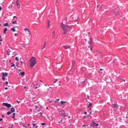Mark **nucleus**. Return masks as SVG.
Masks as SVG:
<instances>
[{
    "label": "nucleus",
    "mask_w": 128,
    "mask_h": 128,
    "mask_svg": "<svg viewBox=\"0 0 128 128\" xmlns=\"http://www.w3.org/2000/svg\"><path fill=\"white\" fill-rule=\"evenodd\" d=\"M15 60H17V61L18 60V57H16Z\"/></svg>",
    "instance_id": "2f4dec72"
},
{
    "label": "nucleus",
    "mask_w": 128,
    "mask_h": 128,
    "mask_svg": "<svg viewBox=\"0 0 128 128\" xmlns=\"http://www.w3.org/2000/svg\"><path fill=\"white\" fill-rule=\"evenodd\" d=\"M40 111V110H38V112H39Z\"/></svg>",
    "instance_id": "0e129e2a"
},
{
    "label": "nucleus",
    "mask_w": 128,
    "mask_h": 128,
    "mask_svg": "<svg viewBox=\"0 0 128 128\" xmlns=\"http://www.w3.org/2000/svg\"><path fill=\"white\" fill-rule=\"evenodd\" d=\"M10 8H12V6L11 5V6H9L8 7L9 8H10Z\"/></svg>",
    "instance_id": "c03bdc74"
},
{
    "label": "nucleus",
    "mask_w": 128,
    "mask_h": 128,
    "mask_svg": "<svg viewBox=\"0 0 128 128\" xmlns=\"http://www.w3.org/2000/svg\"><path fill=\"white\" fill-rule=\"evenodd\" d=\"M4 117V116L3 115H2V117Z\"/></svg>",
    "instance_id": "3c124183"
},
{
    "label": "nucleus",
    "mask_w": 128,
    "mask_h": 128,
    "mask_svg": "<svg viewBox=\"0 0 128 128\" xmlns=\"http://www.w3.org/2000/svg\"><path fill=\"white\" fill-rule=\"evenodd\" d=\"M90 50H92V48H90Z\"/></svg>",
    "instance_id": "4d7b16f0"
},
{
    "label": "nucleus",
    "mask_w": 128,
    "mask_h": 128,
    "mask_svg": "<svg viewBox=\"0 0 128 128\" xmlns=\"http://www.w3.org/2000/svg\"><path fill=\"white\" fill-rule=\"evenodd\" d=\"M12 113L11 112H8L7 113V114L8 115H10V114H11V113Z\"/></svg>",
    "instance_id": "cd10ccee"
},
{
    "label": "nucleus",
    "mask_w": 128,
    "mask_h": 128,
    "mask_svg": "<svg viewBox=\"0 0 128 128\" xmlns=\"http://www.w3.org/2000/svg\"><path fill=\"white\" fill-rule=\"evenodd\" d=\"M20 70H20L19 69V70H18V71H20Z\"/></svg>",
    "instance_id": "774afa93"
},
{
    "label": "nucleus",
    "mask_w": 128,
    "mask_h": 128,
    "mask_svg": "<svg viewBox=\"0 0 128 128\" xmlns=\"http://www.w3.org/2000/svg\"><path fill=\"white\" fill-rule=\"evenodd\" d=\"M110 14L114 16H116L118 14V9L117 8L112 10L111 11Z\"/></svg>",
    "instance_id": "7ed1b4c3"
},
{
    "label": "nucleus",
    "mask_w": 128,
    "mask_h": 128,
    "mask_svg": "<svg viewBox=\"0 0 128 128\" xmlns=\"http://www.w3.org/2000/svg\"><path fill=\"white\" fill-rule=\"evenodd\" d=\"M15 114V113H13V116H12V118L13 119H14V116Z\"/></svg>",
    "instance_id": "4be33fe9"
},
{
    "label": "nucleus",
    "mask_w": 128,
    "mask_h": 128,
    "mask_svg": "<svg viewBox=\"0 0 128 128\" xmlns=\"http://www.w3.org/2000/svg\"><path fill=\"white\" fill-rule=\"evenodd\" d=\"M35 107H36V108H38V107L37 106H36Z\"/></svg>",
    "instance_id": "79ce46f5"
},
{
    "label": "nucleus",
    "mask_w": 128,
    "mask_h": 128,
    "mask_svg": "<svg viewBox=\"0 0 128 128\" xmlns=\"http://www.w3.org/2000/svg\"><path fill=\"white\" fill-rule=\"evenodd\" d=\"M15 56L13 55V56H12V57H14V56Z\"/></svg>",
    "instance_id": "338daca9"
},
{
    "label": "nucleus",
    "mask_w": 128,
    "mask_h": 128,
    "mask_svg": "<svg viewBox=\"0 0 128 128\" xmlns=\"http://www.w3.org/2000/svg\"><path fill=\"white\" fill-rule=\"evenodd\" d=\"M2 9V7L0 6V10H1Z\"/></svg>",
    "instance_id": "a19ab883"
},
{
    "label": "nucleus",
    "mask_w": 128,
    "mask_h": 128,
    "mask_svg": "<svg viewBox=\"0 0 128 128\" xmlns=\"http://www.w3.org/2000/svg\"><path fill=\"white\" fill-rule=\"evenodd\" d=\"M92 103H90L89 104V106H88V108H89V107L90 106H92Z\"/></svg>",
    "instance_id": "a878e982"
},
{
    "label": "nucleus",
    "mask_w": 128,
    "mask_h": 128,
    "mask_svg": "<svg viewBox=\"0 0 128 128\" xmlns=\"http://www.w3.org/2000/svg\"><path fill=\"white\" fill-rule=\"evenodd\" d=\"M84 114H87V113L86 112H85L84 113Z\"/></svg>",
    "instance_id": "de8ad7c7"
},
{
    "label": "nucleus",
    "mask_w": 128,
    "mask_h": 128,
    "mask_svg": "<svg viewBox=\"0 0 128 128\" xmlns=\"http://www.w3.org/2000/svg\"><path fill=\"white\" fill-rule=\"evenodd\" d=\"M57 102L56 101L54 102L52 101V103L51 104L52 105H53L57 103Z\"/></svg>",
    "instance_id": "a211bd4d"
},
{
    "label": "nucleus",
    "mask_w": 128,
    "mask_h": 128,
    "mask_svg": "<svg viewBox=\"0 0 128 128\" xmlns=\"http://www.w3.org/2000/svg\"><path fill=\"white\" fill-rule=\"evenodd\" d=\"M8 82L6 81V82H5V83H4V84H8Z\"/></svg>",
    "instance_id": "f704fd0d"
},
{
    "label": "nucleus",
    "mask_w": 128,
    "mask_h": 128,
    "mask_svg": "<svg viewBox=\"0 0 128 128\" xmlns=\"http://www.w3.org/2000/svg\"><path fill=\"white\" fill-rule=\"evenodd\" d=\"M0 128H4L3 127H1Z\"/></svg>",
    "instance_id": "13d9d810"
},
{
    "label": "nucleus",
    "mask_w": 128,
    "mask_h": 128,
    "mask_svg": "<svg viewBox=\"0 0 128 128\" xmlns=\"http://www.w3.org/2000/svg\"><path fill=\"white\" fill-rule=\"evenodd\" d=\"M16 16H14L13 17V18H16Z\"/></svg>",
    "instance_id": "49530a36"
},
{
    "label": "nucleus",
    "mask_w": 128,
    "mask_h": 128,
    "mask_svg": "<svg viewBox=\"0 0 128 128\" xmlns=\"http://www.w3.org/2000/svg\"><path fill=\"white\" fill-rule=\"evenodd\" d=\"M8 89V88L7 87H6L4 88V89L6 90H7Z\"/></svg>",
    "instance_id": "4c0bfd02"
},
{
    "label": "nucleus",
    "mask_w": 128,
    "mask_h": 128,
    "mask_svg": "<svg viewBox=\"0 0 128 128\" xmlns=\"http://www.w3.org/2000/svg\"><path fill=\"white\" fill-rule=\"evenodd\" d=\"M112 108H115L117 107V105L116 104H113L112 106Z\"/></svg>",
    "instance_id": "9d476101"
},
{
    "label": "nucleus",
    "mask_w": 128,
    "mask_h": 128,
    "mask_svg": "<svg viewBox=\"0 0 128 128\" xmlns=\"http://www.w3.org/2000/svg\"><path fill=\"white\" fill-rule=\"evenodd\" d=\"M38 126H36L35 128H37L38 127Z\"/></svg>",
    "instance_id": "5fc2aeb1"
},
{
    "label": "nucleus",
    "mask_w": 128,
    "mask_h": 128,
    "mask_svg": "<svg viewBox=\"0 0 128 128\" xmlns=\"http://www.w3.org/2000/svg\"><path fill=\"white\" fill-rule=\"evenodd\" d=\"M2 75L4 76H8V73L6 72L4 73L2 72Z\"/></svg>",
    "instance_id": "6e6552de"
},
{
    "label": "nucleus",
    "mask_w": 128,
    "mask_h": 128,
    "mask_svg": "<svg viewBox=\"0 0 128 128\" xmlns=\"http://www.w3.org/2000/svg\"><path fill=\"white\" fill-rule=\"evenodd\" d=\"M67 17H66L65 19V20L66 21V24L68 23V22H67Z\"/></svg>",
    "instance_id": "b1692460"
},
{
    "label": "nucleus",
    "mask_w": 128,
    "mask_h": 128,
    "mask_svg": "<svg viewBox=\"0 0 128 128\" xmlns=\"http://www.w3.org/2000/svg\"><path fill=\"white\" fill-rule=\"evenodd\" d=\"M55 32L54 31L52 32V37L53 38H54L55 35Z\"/></svg>",
    "instance_id": "aec40b11"
},
{
    "label": "nucleus",
    "mask_w": 128,
    "mask_h": 128,
    "mask_svg": "<svg viewBox=\"0 0 128 128\" xmlns=\"http://www.w3.org/2000/svg\"><path fill=\"white\" fill-rule=\"evenodd\" d=\"M56 100H58V101L59 100V99H57Z\"/></svg>",
    "instance_id": "603ef678"
},
{
    "label": "nucleus",
    "mask_w": 128,
    "mask_h": 128,
    "mask_svg": "<svg viewBox=\"0 0 128 128\" xmlns=\"http://www.w3.org/2000/svg\"><path fill=\"white\" fill-rule=\"evenodd\" d=\"M3 120L2 118H0V121H1V120Z\"/></svg>",
    "instance_id": "37998d69"
},
{
    "label": "nucleus",
    "mask_w": 128,
    "mask_h": 128,
    "mask_svg": "<svg viewBox=\"0 0 128 128\" xmlns=\"http://www.w3.org/2000/svg\"><path fill=\"white\" fill-rule=\"evenodd\" d=\"M86 126L85 125H82V126Z\"/></svg>",
    "instance_id": "864d4df0"
},
{
    "label": "nucleus",
    "mask_w": 128,
    "mask_h": 128,
    "mask_svg": "<svg viewBox=\"0 0 128 128\" xmlns=\"http://www.w3.org/2000/svg\"><path fill=\"white\" fill-rule=\"evenodd\" d=\"M36 59L34 57L31 58L29 60V65L31 68H32L36 63Z\"/></svg>",
    "instance_id": "f257e3e1"
},
{
    "label": "nucleus",
    "mask_w": 128,
    "mask_h": 128,
    "mask_svg": "<svg viewBox=\"0 0 128 128\" xmlns=\"http://www.w3.org/2000/svg\"><path fill=\"white\" fill-rule=\"evenodd\" d=\"M8 51H10V49H8Z\"/></svg>",
    "instance_id": "052dcab7"
},
{
    "label": "nucleus",
    "mask_w": 128,
    "mask_h": 128,
    "mask_svg": "<svg viewBox=\"0 0 128 128\" xmlns=\"http://www.w3.org/2000/svg\"><path fill=\"white\" fill-rule=\"evenodd\" d=\"M15 27H13V28H12L11 29V30L13 32H15L16 31V30H15Z\"/></svg>",
    "instance_id": "4468645a"
},
{
    "label": "nucleus",
    "mask_w": 128,
    "mask_h": 128,
    "mask_svg": "<svg viewBox=\"0 0 128 128\" xmlns=\"http://www.w3.org/2000/svg\"><path fill=\"white\" fill-rule=\"evenodd\" d=\"M12 23L13 24H14L15 23H16V21H13L12 22Z\"/></svg>",
    "instance_id": "473e14b6"
},
{
    "label": "nucleus",
    "mask_w": 128,
    "mask_h": 128,
    "mask_svg": "<svg viewBox=\"0 0 128 128\" xmlns=\"http://www.w3.org/2000/svg\"><path fill=\"white\" fill-rule=\"evenodd\" d=\"M8 30V29L7 28H5L4 30V32H3L4 34L6 33V32Z\"/></svg>",
    "instance_id": "ddd939ff"
},
{
    "label": "nucleus",
    "mask_w": 128,
    "mask_h": 128,
    "mask_svg": "<svg viewBox=\"0 0 128 128\" xmlns=\"http://www.w3.org/2000/svg\"><path fill=\"white\" fill-rule=\"evenodd\" d=\"M2 40L1 38V37L0 36V41H2Z\"/></svg>",
    "instance_id": "ea45409f"
},
{
    "label": "nucleus",
    "mask_w": 128,
    "mask_h": 128,
    "mask_svg": "<svg viewBox=\"0 0 128 128\" xmlns=\"http://www.w3.org/2000/svg\"><path fill=\"white\" fill-rule=\"evenodd\" d=\"M52 101H49V102L50 103V104H51L52 103Z\"/></svg>",
    "instance_id": "e433bc0d"
},
{
    "label": "nucleus",
    "mask_w": 128,
    "mask_h": 128,
    "mask_svg": "<svg viewBox=\"0 0 128 128\" xmlns=\"http://www.w3.org/2000/svg\"><path fill=\"white\" fill-rule=\"evenodd\" d=\"M35 88V89H36L37 88L36 87Z\"/></svg>",
    "instance_id": "bf43d9fd"
},
{
    "label": "nucleus",
    "mask_w": 128,
    "mask_h": 128,
    "mask_svg": "<svg viewBox=\"0 0 128 128\" xmlns=\"http://www.w3.org/2000/svg\"><path fill=\"white\" fill-rule=\"evenodd\" d=\"M100 70H102V69H100Z\"/></svg>",
    "instance_id": "e2e57ef3"
},
{
    "label": "nucleus",
    "mask_w": 128,
    "mask_h": 128,
    "mask_svg": "<svg viewBox=\"0 0 128 128\" xmlns=\"http://www.w3.org/2000/svg\"><path fill=\"white\" fill-rule=\"evenodd\" d=\"M2 79L3 80H4L5 79V76L2 75Z\"/></svg>",
    "instance_id": "5701e85b"
},
{
    "label": "nucleus",
    "mask_w": 128,
    "mask_h": 128,
    "mask_svg": "<svg viewBox=\"0 0 128 128\" xmlns=\"http://www.w3.org/2000/svg\"><path fill=\"white\" fill-rule=\"evenodd\" d=\"M50 26V21L49 20H48V25H47V28H49Z\"/></svg>",
    "instance_id": "f8f14e48"
},
{
    "label": "nucleus",
    "mask_w": 128,
    "mask_h": 128,
    "mask_svg": "<svg viewBox=\"0 0 128 128\" xmlns=\"http://www.w3.org/2000/svg\"><path fill=\"white\" fill-rule=\"evenodd\" d=\"M16 102H18V103H19L20 102V101L19 102L17 100H16Z\"/></svg>",
    "instance_id": "58836bf2"
},
{
    "label": "nucleus",
    "mask_w": 128,
    "mask_h": 128,
    "mask_svg": "<svg viewBox=\"0 0 128 128\" xmlns=\"http://www.w3.org/2000/svg\"><path fill=\"white\" fill-rule=\"evenodd\" d=\"M11 64H12V65H11V67L14 66V67H15L14 64V63H11Z\"/></svg>",
    "instance_id": "bb28decb"
},
{
    "label": "nucleus",
    "mask_w": 128,
    "mask_h": 128,
    "mask_svg": "<svg viewBox=\"0 0 128 128\" xmlns=\"http://www.w3.org/2000/svg\"><path fill=\"white\" fill-rule=\"evenodd\" d=\"M63 47L65 49H68L70 47V46H63Z\"/></svg>",
    "instance_id": "0eeeda50"
},
{
    "label": "nucleus",
    "mask_w": 128,
    "mask_h": 128,
    "mask_svg": "<svg viewBox=\"0 0 128 128\" xmlns=\"http://www.w3.org/2000/svg\"><path fill=\"white\" fill-rule=\"evenodd\" d=\"M24 30L25 32L28 31L29 33H30V32L26 28H25L24 29Z\"/></svg>",
    "instance_id": "6ab92c4d"
},
{
    "label": "nucleus",
    "mask_w": 128,
    "mask_h": 128,
    "mask_svg": "<svg viewBox=\"0 0 128 128\" xmlns=\"http://www.w3.org/2000/svg\"><path fill=\"white\" fill-rule=\"evenodd\" d=\"M46 41H44V44L43 45V47L42 48V49H43L45 48V47L46 46Z\"/></svg>",
    "instance_id": "9b49d317"
},
{
    "label": "nucleus",
    "mask_w": 128,
    "mask_h": 128,
    "mask_svg": "<svg viewBox=\"0 0 128 128\" xmlns=\"http://www.w3.org/2000/svg\"><path fill=\"white\" fill-rule=\"evenodd\" d=\"M41 124L42 125H46V124L45 123H41Z\"/></svg>",
    "instance_id": "c756f323"
},
{
    "label": "nucleus",
    "mask_w": 128,
    "mask_h": 128,
    "mask_svg": "<svg viewBox=\"0 0 128 128\" xmlns=\"http://www.w3.org/2000/svg\"><path fill=\"white\" fill-rule=\"evenodd\" d=\"M66 102H65V101H63L62 100L61 101L60 104H61L63 105L64 104V103H66Z\"/></svg>",
    "instance_id": "2eb2a0df"
},
{
    "label": "nucleus",
    "mask_w": 128,
    "mask_h": 128,
    "mask_svg": "<svg viewBox=\"0 0 128 128\" xmlns=\"http://www.w3.org/2000/svg\"><path fill=\"white\" fill-rule=\"evenodd\" d=\"M33 125V127H34L36 126V124H32Z\"/></svg>",
    "instance_id": "72a5a7b5"
},
{
    "label": "nucleus",
    "mask_w": 128,
    "mask_h": 128,
    "mask_svg": "<svg viewBox=\"0 0 128 128\" xmlns=\"http://www.w3.org/2000/svg\"><path fill=\"white\" fill-rule=\"evenodd\" d=\"M11 52V51H7V54L8 55H10V54H9V53L10 52Z\"/></svg>",
    "instance_id": "393cba45"
},
{
    "label": "nucleus",
    "mask_w": 128,
    "mask_h": 128,
    "mask_svg": "<svg viewBox=\"0 0 128 128\" xmlns=\"http://www.w3.org/2000/svg\"><path fill=\"white\" fill-rule=\"evenodd\" d=\"M61 26L63 31L64 34H66L68 31V28L71 29V26H66V24H64L63 22L60 23Z\"/></svg>",
    "instance_id": "f03ea898"
},
{
    "label": "nucleus",
    "mask_w": 128,
    "mask_h": 128,
    "mask_svg": "<svg viewBox=\"0 0 128 128\" xmlns=\"http://www.w3.org/2000/svg\"><path fill=\"white\" fill-rule=\"evenodd\" d=\"M13 54H14V56H16V52H14L13 53Z\"/></svg>",
    "instance_id": "c85d7f7f"
},
{
    "label": "nucleus",
    "mask_w": 128,
    "mask_h": 128,
    "mask_svg": "<svg viewBox=\"0 0 128 128\" xmlns=\"http://www.w3.org/2000/svg\"><path fill=\"white\" fill-rule=\"evenodd\" d=\"M24 88H26V86H24Z\"/></svg>",
    "instance_id": "6e6d98bb"
},
{
    "label": "nucleus",
    "mask_w": 128,
    "mask_h": 128,
    "mask_svg": "<svg viewBox=\"0 0 128 128\" xmlns=\"http://www.w3.org/2000/svg\"><path fill=\"white\" fill-rule=\"evenodd\" d=\"M11 110V112L12 113L15 112V109L13 107L12 108H10Z\"/></svg>",
    "instance_id": "1a4fd4ad"
},
{
    "label": "nucleus",
    "mask_w": 128,
    "mask_h": 128,
    "mask_svg": "<svg viewBox=\"0 0 128 128\" xmlns=\"http://www.w3.org/2000/svg\"><path fill=\"white\" fill-rule=\"evenodd\" d=\"M40 115H42V112H40Z\"/></svg>",
    "instance_id": "09e8293b"
},
{
    "label": "nucleus",
    "mask_w": 128,
    "mask_h": 128,
    "mask_svg": "<svg viewBox=\"0 0 128 128\" xmlns=\"http://www.w3.org/2000/svg\"><path fill=\"white\" fill-rule=\"evenodd\" d=\"M123 80L124 81H124H125V80Z\"/></svg>",
    "instance_id": "69168bd1"
},
{
    "label": "nucleus",
    "mask_w": 128,
    "mask_h": 128,
    "mask_svg": "<svg viewBox=\"0 0 128 128\" xmlns=\"http://www.w3.org/2000/svg\"><path fill=\"white\" fill-rule=\"evenodd\" d=\"M8 23L7 22V23H6L5 24H4V26H8Z\"/></svg>",
    "instance_id": "412c9836"
},
{
    "label": "nucleus",
    "mask_w": 128,
    "mask_h": 128,
    "mask_svg": "<svg viewBox=\"0 0 128 128\" xmlns=\"http://www.w3.org/2000/svg\"><path fill=\"white\" fill-rule=\"evenodd\" d=\"M20 74V75H22L24 76V75L25 73L24 72H20V74Z\"/></svg>",
    "instance_id": "dca6fc26"
},
{
    "label": "nucleus",
    "mask_w": 128,
    "mask_h": 128,
    "mask_svg": "<svg viewBox=\"0 0 128 128\" xmlns=\"http://www.w3.org/2000/svg\"><path fill=\"white\" fill-rule=\"evenodd\" d=\"M17 35V34H14V36H16Z\"/></svg>",
    "instance_id": "a18cd8bd"
},
{
    "label": "nucleus",
    "mask_w": 128,
    "mask_h": 128,
    "mask_svg": "<svg viewBox=\"0 0 128 128\" xmlns=\"http://www.w3.org/2000/svg\"><path fill=\"white\" fill-rule=\"evenodd\" d=\"M86 118V116H84V117H83V118Z\"/></svg>",
    "instance_id": "8fccbe9b"
},
{
    "label": "nucleus",
    "mask_w": 128,
    "mask_h": 128,
    "mask_svg": "<svg viewBox=\"0 0 128 128\" xmlns=\"http://www.w3.org/2000/svg\"><path fill=\"white\" fill-rule=\"evenodd\" d=\"M3 104H4V106H6L8 108H10L11 106V105L10 104L7 103H3Z\"/></svg>",
    "instance_id": "423d86ee"
},
{
    "label": "nucleus",
    "mask_w": 128,
    "mask_h": 128,
    "mask_svg": "<svg viewBox=\"0 0 128 128\" xmlns=\"http://www.w3.org/2000/svg\"><path fill=\"white\" fill-rule=\"evenodd\" d=\"M16 6L18 8H19L20 7V3H18V4H16Z\"/></svg>",
    "instance_id": "f3484780"
},
{
    "label": "nucleus",
    "mask_w": 128,
    "mask_h": 128,
    "mask_svg": "<svg viewBox=\"0 0 128 128\" xmlns=\"http://www.w3.org/2000/svg\"><path fill=\"white\" fill-rule=\"evenodd\" d=\"M16 2V4H18V3H20L19 2H18V0H17Z\"/></svg>",
    "instance_id": "c9c22d12"
},
{
    "label": "nucleus",
    "mask_w": 128,
    "mask_h": 128,
    "mask_svg": "<svg viewBox=\"0 0 128 128\" xmlns=\"http://www.w3.org/2000/svg\"><path fill=\"white\" fill-rule=\"evenodd\" d=\"M98 124H96L95 122H92V123L91 124L90 126H98Z\"/></svg>",
    "instance_id": "39448f33"
},
{
    "label": "nucleus",
    "mask_w": 128,
    "mask_h": 128,
    "mask_svg": "<svg viewBox=\"0 0 128 128\" xmlns=\"http://www.w3.org/2000/svg\"><path fill=\"white\" fill-rule=\"evenodd\" d=\"M58 81V80L57 79H55V80L54 81V82L55 83Z\"/></svg>",
    "instance_id": "7c9ffc66"
},
{
    "label": "nucleus",
    "mask_w": 128,
    "mask_h": 128,
    "mask_svg": "<svg viewBox=\"0 0 128 128\" xmlns=\"http://www.w3.org/2000/svg\"><path fill=\"white\" fill-rule=\"evenodd\" d=\"M87 96L88 97V98H89V96L88 95Z\"/></svg>",
    "instance_id": "680f3d73"
},
{
    "label": "nucleus",
    "mask_w": 128,
    "mask_h": 128,
    "mask_svg": "<svg viewBox=\"0 0 128 128\" xmlns=\"http://www.w3.org/2000/svg\"><path fill=\"white\" fill-rule=\"evenodd\" d=\"M59 114H60L64 117L66 116L65 114V112L63 110L60 111L59 112Z\"/></svg>",
    "instance_id": "20e7f679"
}]
</instances>
